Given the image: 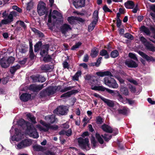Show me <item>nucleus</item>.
I'll return each mask as SVG.
<instances>
[{"label": "nucleus", "mask_w": 155, "mask_h": 155, "mask_svg": "<svg viewBox=\"0 0 155 155\" xmlns=\"http://www.w3.org/2000/svg\"><path fill=\"white\" fill-rule=\"evenodd\" d=\"M60 88L61 87L59 86L54 87H50L47 88L46 90L44 91V93L48 95L53 94L59 91Z\"/></svg>", "instance_id": "obj_9"}, {"label": "nucleus", "mask_w": 155, "mask_h": 155, "mask_svg": "<svg viewBox=\"0 0 155 155\" xmlns=\"http://www.w3.org/2000/svg\"><path fill=\"white\" fill-rule=\"evenodd\" d=\"M16 135L12 137L11 140L13 141H18L22 138V134L20 132L19 130L17 129H15Z\"/></svg>", "instance_id": "obj_11"}, {"label": "nucleus", "mask_w": 155, "mask_h": 155, "mask_svg": "<svg viewBox=\"0 0 155 155\" xmlns=\"http://www.w3.org/2000/svg\"><path fill=\"white\" fill-rule=\"evenodd\" d=\"M18 23H19L20 25L22 27H23L24 29H25L26 28V26L25 25L24 22L21 21H18L16 22L15 25H17Z\"/></svg>", "instance_id": "obj_49"}, {"label": "nucleus", "mask_w": 155, "mask_h": 155, "mask_svg": "<svg viewBox=\"0 0 155 155\" xmlns=\"http://www.w3.org/2000/svg\"><path fill=\"white\" fill-rule=\"evenodd\" d=\"M49 46L48 45H45L42 47L40 54L42 56L46 55L47 54V51H48Z\"/></svg>", "instance_id": "obj_18"}, {"label": "nucleus", "mask_w": 155, "mask_h": 155, "mask_svg": "<svg viewBox=\"0 0 155 155\" xmlns=\"http://www.w3.org/2000/svg\"><path fill=\"white\" fill-rule=\"evenodd\" d=\"M7 59L8 63L9 66L10 64L13 63L15 60L14 58L12 57H10Z\"/></svg>", "instance_id": "obj_51"}, {"label": "nucleus", "mask_w": 155, "mask_h": 155, "mask_svg": "<svg viewBox=\"0 0 155 155\" xmlns=\"http://www.w3.org/2000/svg\"><path fill=\"white\" fill-rule=\"evenodd\" d=\"M38 82H43L45 81V79L44 77L39 76H38Z\"/></svg>", "instance_id": "obj_58"}, {"label": "nucleus", "mask_w": 155, "mask_h": 155, "mask_svg": "<svg viewBox=\"0 0 155 155\" xmlns=\"http://www.w3.org/2000/svg\"><path fill=\"white\" fill-rule=\"evenodd\" d=\"M95 136L96 139L101 144H102L103 143V140L99 133H96L95 134Z\"/></svg>", "instance_id": "obj_36"}, {"label": "nucleus", "mask_w": 155, "mask_h": 155, "mask_svg": "<svg viewBox=\"0 0 155 155\" xmlns=\"http://www.w3.org/2000/svg\"><path fill=\"white\" fill-rule=\"evenodd\" d=\"M80 147L83 149L86 150H89L90 149L89 140L87 138H84L80 137L78 140Z\"/></svg>", "instance_id": "obj_3"}, {"label": "nucleus", "mask_w": 155, "mask_h": 155, "mask_svg": "<svg viewBox=\"0 0 155 155\" xmlns=\"http://www.w3.org/2000/svg\"><path fill=\"white\" fill-rule=\"evenodd\" d=\"M113 78H111L105 77L104 79V84L108 86L109 84H110L111 83V79Z\"/></svg>", "instance_id": "obj_38"}, {"label": "nucleus", "mask_w": 155, "mask_h": 155, "mask_svg": "<svg viewBox=\"0 0 155 155\" xmlns=\"http://www.w3.org/2000/svg\"><path fill=\"white\" fill-rule=\"evenodd\" d=\"M139 54L148 61H154L155 60L151 56H149L142 51L138 52Z\"/></svg>", "instance_id": "obj_16"}, {"label": "nucleus", "mask_w": 155, "mask_h": 155, "mask_svg": "<svg viewBox=\"0 0 155 155\" xmlns=\"http://www.w3.org/2000/svg\"><path fill=\"white\" fill-rule=\"evenodd\" d=\"M101 136L103 137L106 141H108L110 140L111 138V136L110 135H105L104 136H103L102 135Z\"/></svg>", "instance_id": "obj_52"}, {"label": "nucleus", "mask_w": 155, "mask_h": 155, "mask_svg": "<svg viewBox=\"0 0 155 155\" xmlns=\"http://www.w3.org/2000/svg\"><path fill=\"white\" fill-rule=\"evenodd\" d=\"M26 116L28 120H30L34 124L36 123L35 118L33 115H31L30 113H28L27 114Z\"/></svg>", "instance_id": "obj_29"}, {"label": "nucleus", "mask_w": 155, "mask_h": 155, "mask_svg": "<svg viewBox=\"0 0 155 155\" xmlns=\"http://www.w3.org/2000/svg\"><path fill=\"white\" fill-rule=\"evenodd\" d=\"M125 64L129 68H136L138 64L134 61L131 60H127L125 62Z\"/></svg>", "instance_id": "obj_13"}, {"label": "nucleus", "mask_w": 155, "mask_h": 155, "mask_svg": "<svg viewBox=\"0 0 155 155\" xmlns=\"http://www.w3.org/2000/svg\"><path fill=\"white\" fill-rule=\"evenodd\" d=\"M98 49L94 48L92 49L91 53V56L92 58H95L98 55Z\"/></svg>", "instance_id": "obj_26"}, {"label": "nucleus", "mask_w": 155, "mask_h": 155, "mask_svg": "<svg viewBox=\"0 0 155 155\" xmlns=\"http://www.w3.org/2000/svg\"><path fill=\"white\" fill-rule=\"evenodd\" d=\"M97 23L96 21H93L88 26V31H91L94 29Z\"/></svg>", "instance_id": "obj_37"}, {"label": "nucleus", "mask_w": 155, "mask_h": 155, "mask_svg": "<svg viewBox=\"0 0 155 155\" xmlns=\"http://www.w3.org/2000/svg\"><path fill=\"white\" fill-rule=\"evenodd\" d=\"M73 4L75 7L78 8L84 6L85 0H73Z\"/></svg>", "instance_id": "obj_12"}, {"label": "nucleus", "mask_w": 155, "mask_h": 155, "mask_svg": "<svg viewBox=\"0 0 155 155\" xmlns=\"http://www.w3.org/2000/svg\"><path fill=\"white\" fill-rule=\"evenodd\" d=\"M124 37L129 39L132 40L133 37L132 35L128 33H127L124 35Z\"/></svg>", "instance_id": "obj_57"}, {"label": "nucleus", "mask_w": 155, "mask_h": 155, "mask_svg": "<svg viewBox=\"0 0 155 155\" xmlns=\"http://www.w3.org/2000/svg\"><path fill=\"white\" fill-rule=\"evenodd\" d=\"M91 140L92 143L93 144L94 146H96V142L95 138L94 137H92L91 138Z\"/></svg>", "instance_id": "obj_62"}, {"label": "nucleus", "mask_w": 155, "mask_h": 155, "mask_svg": "<svg viewBox=\"0 0 155 155\" xmlns=\"http://www.w3.org/2000/svg\"><path fill=\"white\" fill-rule=\"evenodd\" d=\"M71 130L70 129L67 131H66L64 130L61 131L59 132V134L60 135H66L68 136H69L71 135Z\"/></svg>", "instance_id": "obj_28"}, {"label": "nucleus", "mask_w": 155, "mask_h": 155, "mask_svg": "<svg viewBox=\"0 0 155 155\" xmlns=\"http://www.w3.org/2000/svg\"><path fill=\"white\" fill-rule=\"evenodd\" d=\"M20 68V66L18 65H17L15 66H14L11 68L10 71L11 73H14L17 69Z\"/></svg>", "instance_id": "obj_41"}, {"label": "nucleus", "mask_w": 155, "mask_h": 155, "mask_svg": "<svg viewBox=\"0 0 155 155\" xmlns=\"http://www.w3.org/2000/svg\"><path fill=\"white\" fill-rule=\"evenodd\" d=\"M92 89L95 90L104 91L106 90L108 93L111 94L112 95H115L116 94L118 93L117 91H114L113 90L106 88L103 86H94L92 87Z\"/></svg>", "instance_id": "obj_7"}, {"label": "nucleus", "mask_w": 155, "mask_h": 155, "mask_svg": "<svg viewBox=\"0 0 155 155\" xmlns=\"http://www.w3.org/2000/svg\"><path fill=\"white\" fill-rule=\"evenodd\" d=\"M18 124L20 126H23L24 125H26L27 127V129L28 127H29V126L31 125L28 122H26L23 119H21L18 121Z\"/></svg>", "instance_id": "obj_27"}, {"label": "nucleus", "mask_w": 155, "mask_h": 155, "mask_svg": "<svg viewBox=\"0 0 155 155\" xmlns=\"http://www.w3.org/2000/svg\"><path fill=\"white\" fill-rule=\"evenodd\" d=\"M33 148L35 150L39 151L41 150V147L40 146L38 145H35L33 147Z\"/></svg>", "instance_id": "obj_60"}, {"label": "nucleus", "mask_w": 155, "mask_h": 155, "mask_svg": "<svg viewBox=\"0 0 155 155\" xmlns=\"http://www.w3.org/2000/svg\"><path fill=\"white\" fill-rule=\"evenodd\" d=\"M104 10L105 12H111L110 10L107 7V5H104L103 7Z\"/></svg>", "instance_id": "obj_61"}, {"label": "nucleus", "mask_w": 155, "mask_h": 155, "mask_svg": "<svg viewBox=\"0 0 155 155\" xmlns=\"http://www.w3.org/2000/svg\"><path fill=\"white\" fill-rule=\"evenodd\" d=\"M119 55L118 51L116 50L113 51L111 53V57L113 58H115L118 56Z\"/></svg>", "instance_id": "obj_44"}, {"label": "nucleus", "mask_w": 155, "mask_h": 155, "mask_svg": "<svg viewBox=\"0 0 155 155\" xmlns=\"http://www.w3.org/2000/svg\"><path fill=\"white\" fill-rule=\"evenodd\" d=\"M68 110V108L66 106H61L58 107L54 111V113L57 114L64 115Z\"/></svg>", "instance_id": "obj_8"}, {"label": "nucleus", "mask_w": 155, "mask_h": 155, "mask_svg": "<svg viewBox=\"0 0 155 155\" xmlns=\"http://www.w3.org/2000/svg\"><path fill=\"white\" fill-rule=\"evenodd\" d=\"M32 30L35 33L39 35L40 36L43 37L44 36V35L42 33L35 28H33L32 29Z\"/></svg>", "instance_id": "obj_46"}, {"label": "nucleus", "mask_w": 155, "mask_h": 155, "mask_svg": "<svg viewBox=\"0 0 155 155\" xmlns=\"http://www.w3.org/2000/svg\"><path fill=\"white\" fill-rule=\"evenodd\" d=\"M0 64L2 68H6L9 67L8 63L7 61V59L6 58H3L0 60Z\"/></svg>", "instance_id": "obj_17"}, {"label": "nucleus", "mask_w": 155, "mask_h": 155, "mask_svg": "<svg viewBox=\"0 0 155 155\" xmlns=\"http://www.w3.org/2000/svg\"><path fill=\"white\" fill-rule=\"evenodd\" d=\"M96 74L97 75L101 77H103L105 76H109L110 77L113 76L111 73L110 72L108 71L97 72Z\"/></svg>", "instance_id": "obj_22"}, {"label": "nucleus", "mask_w": 155, "mask_h": 155, "mask_svg": "<svg viewBox=\"0 0 155 155\" xmlns=\"http://www.w3.org/2000/svg\"><path fill=\"white\" fill-rule=\"evenodd\" d=\"M12 8L14 10H16L19 13H21L22 12V10L20 8L18 7L16 5H13L12 6Z\"/></svg>", "instance_id": "obj_53"}, {"label": "nucleus", "mask_w": 155, "mask_h": 155, "mask_svg": "<svg viewBox=\"0 0 155 155\" xmlns=\"http://www.w3.org/2000/svg\"><path fill=\"white\" fill-rule=\"evenodd\" d=\"M51 58L50 56L48 55L44 57L43 59L44 61L45 62H48L51 61Z\"/></svg>", "instance_id": "obj_56"}, {"label": "nucleus", "mask_w": 155, "mask_h": 155, "mask_svg": "<svg viewBox=\"0 0 155 155\" xmlns=\"http://www.w3.org/2000/svg\"><path fill=\"white\" fill-rule=\"evenodd\" d=\"M25 146L24 145L23 143V142L22 141L19 143L17 145V148L18 149H21L23 148H25Z\"/></svg>", "instance_id": "obj_48"}, {"label": "nucleus", "mask_w": 155, "mask_h": 155, "mask_svg": "<svg viewBox=\"0 0 155 155\" xmlns=\"http://www.w3.org/2000/svg\"><path fill=\"white\" fill-rule=\"evenodd\" d=\"M45 119L48 123H52L55 121V116L54 115L45 117Z\"/></svg>", "instance_id": "obj_23"}, {"label": "nucleus", "mask_w": 155, "mask_h": 155, "mask_svg": "<svg viewBox=\"0 0 155 155\" xmlns=\"http://www.w3.org/2000/svg\"><path fill=\"white\" fill-rule=\"evenodd\" d=\"M102 122V119L101 117L99 116L96 118V123L97 124H101Z\"/></svg>", "instance_id": "obj_55"}, {"label": "nucleus", "mask_w": 155, "mask_h": 155, "mask_svg": "<svg viewBox=\"0 0 155 155\" xmlns=\"http://www.w3.org/2000/svg\"><path fill=\"white\" fill-rule=\"evenodd\" d=\"M81 71H78L74 75L73 77V79L74 80L78 81L79 77L81 75Z\"/></svg>", "instance_id": "obj_45"}, {"label": "nucleus", "mask_w": 155, "mask_h": 155, "mask_svg": "<svg viewBox=\"0 0 155 155\" xmlns=\"http://www.w3.org/2000/svg\"><path fill=\"white\" fill-rule=\"evenodd\" d=\"M121 92L123 94L127 95L129 94V92L127 89L123 86H121L120 90Z\"/></svg>", "instance_id": "obj_30"}, {"label": "nucleus", "mask_w": 155, "mask_h": 155, "mask_svg": "<svg viewBox=\"0 0 155 155\" xmlns=\"http://www.w3.org/2000/svg\"><path fill=\"white\" fill-rule=\"evenodd\" d=\"M124 5L126 8L128 9L133 8L135 6L134 2L131 1H128L125 3Z\"/></svg>", "instance_id": "obj_24"}, {"label": "nucleus", "mask_w": 155, "mask_h": 155, "mask_svg": "<svg viewBox=\"0 0 155 155\" xmlns=\"http://www.w3.org/2000/svg\"><path fill=\"white\" fill-rule=\"evenodd\" d=\"M26 133L30 137L34 138H37L39 137L38 133L37 132L36 129L32 125H31L28 127L26 130Z\"/></svg>", "instance_id": "obj_5"}, {"label": "nucleus", "mask_w": 155, "mask_h": 155, "mask_svg": "<svg viewBox=\"0 0 155 155\" xmlns=\"http://www.w3.org/2000/svg\"><path fill=\"white\" fill-rule=\"evenodd\" d=\"M31 97V95L29 94H23L20 96V98L21 100L24 101H26L30 98Z\"/></svg>", "instance_id": "obj_21"}, {"label": "nucleus", "mask_w": 155, "mask_h": 155, "mask_svg": "<svg viewBox=\"0 0 155 155\" xmlns=\"http://www.w3.org/2000/svg\"><path fill=\"white\" fill-rule=\"evenodd\" d=\"M52 66L48 65H43L41 67V69L45 71H48L52 69Z\"/></svg>", "instance_id": "obj_32"}, {"label": "nucleus", "mask_w": 155, "mask_h": 155, "mask_svg": "<svg viewBox=\"0 0 155 155\" xmlns=\"http://www.w3.org/2000/svg\"><path fill=\"white\" fill-rule=\"evenodd\" d=\"M44 84L41 85H37L35 84H33L30 85L29 87V89L34 91H39L42 89L44 87Z\"/></svg>", "instance_id": "obj_14"}, {"label": "nucleus", "mask_w": 155, "mask_h": 155, "mask_svg": "<svg viewBox=\"0 0 155 155\" xmlns=\"http://www.w3.org/2000/svg\"><path fill=\"white\" fill-rule=\"evenodd\" d=\"M42 45L41 42H38L35 45V51L37 52L38 51Z\"/></svg>", "instance_id": "obj_42"}, {"label": "nucleus", "mask_w": 155, "mask_h": 155, "mask_svg": "<svg viewBox=\"0 0 155 155\" xmlns=\"http://www.w3.org/2000/svg\"><path fill=\"white\" fill-rule=\"evenodd\" d=\"M101 128L104 131L108 133H111L113 131L111 127L107 124H104L102 125L101 126Z\"/></svg>", "instance_id": "obj_19"}, {"label": "nucleus", "mask_w": 155, "mask_h": 155, "mask_svg": "<svg viewBox=\"0 0 155 155\" xmlns=\"http://www.w3.org/2000/svg\"><path fill=\"white\" fill-rule=\"evenodd\" d=\"M88 59H89L88 55L87 54H86L84 56L83 61L84 62H87L88 61Z\"/></svg>", "instance_id": "obj_64"}, {"label": "nucleus", "mask_w": 155, "mask_h": 155, "mask_svg": "<svg viewBox=\"0 0 155 155\" xmlns=\"http://www.w3.org/2000/svg\"><path fill=\"white\" fill-rule=\"evenodd\" d=\"M100 54L102 56H104L105 58H107L109 57L107 51L104 49L102 50L100 52Z\"/></svg>", "instance_id": "obj_33"}, {"label": "nucleus", "mask_w": 155, "mask_h": 155, "mask_svg": "<svg viewBox=\"0 0 155 155\" xmlns=\"http://www.w3.org/2000/svg\"><path fill=\"white\" fill-rule=\"evenodd\" d=\"M129 56L130 58L136 61H137L138 60L136 55L134 54L131 53H129Z\"/></svg>", "instance_id": "obj_54"}, {"label": "nucleus", "mask_w": 155, "mask_h": 155, "mask_svg": "<svg viewBox=\"0 0 155 155\" xmlns=\"http://www.w3.org/2000/svg\"><path fill=\"white\" fill-rule=\"evenodd\" d=\"M74 92H73L71 91H69L66 93H65L61 96V97H68L70 96Z\"/></svg>", "instance_id": "obj_50"}, {"label": "nucleus", "mask_w": 155, "mask_h": 155, "mask_svg": "<svg viewBox=\"0 0 155 155\" xmlns=\"http://www.w3.org/2000/svg\"><path fill=\"white\" fill-rule=\"evenodd\" d=\"M111 83H110V84H109L108 87L113 88H117L118 87V85L116 81L113 79H111Z\"/></svg>", "instance_id": "obj_25"}, {"label": "nucleus", "mask_w": 155, "mask_h": 155, "mask_svg": "<svg viewBox=\"0 0 155 155\" xmlns=\"http://www.w3.org/2000/svg\"><path fill=\"white\" fill-rule=\"evenodd\" d=\"M127 80L129 81L131 83H133L134 84H137V81L132 79L129 78L127 79Z\"/></svg>", "instance_id": "obj_63"}, {"label": "nucleus", "mask_w": 155, "mask_h": 155, "mask_svg": "<svg viewBox=\"0 0 155 155\" xmlns=\"http://www.w3.org/2000/svg\"><path fill=\"white\" fill-rule=\"evenodd\" d=\"M140 39L145 45L147 49L152 51H155V47L152 45L147 43L146 39L143 37H140Z\"/></svg>", "instance_id": "obj_10"}, {"label": "nucleus", "mask_w": 155, "mask_h": 155, "mask_svg": "<svg viewBox=\"0 0 155 155\" xmlns=\"http://www.w3.org/2000/svg\"><path fill=\"white\" fill-rule=\"evenodd\" d=\"M25 147L31 145L32 143V141L30 139H27L22 141Z\"/></svg>", "instance_id": "obj_34"}, {"label": "nucleus", "mask_w": 155, "mask_h": 155, "mask_svg": "<svg viewBox=\"0 0 155 155\" xmlns=\"http://www.w3.org/2000/svg\"><path fill=\"white\" fill-rule=\"evenodd\" d=\"M128 109L125 107H123L122 109H119L118 111L119 113L124 115L126 114L128 111Z\"/></svg>", "instance_id": "obj_31"}, {"label": "nucleus", "mask_w": 155, "mask_h": 155, "mask_svg": "<svg viewBox=\"0 0 155 155\" xmlns=\"http://www.w3.org/2000/svg\"><path fill=\"white\" fill-rule=\"evenodd\" d=\"M51 12V10L48 15V22L49 23H51L52 22V21L54 23L57 20V18H58V19H62V17L61 14L58 12L57 11L54 10L52 14Z\"/></svg>", "instance_id": "obj_2"}, {"label": "nucleus", "mask_w": 155, "mask_h": 155, "mask_svg": "<svg viewBox=\"0 0 155 155\" xmlns=\"http://www.w3.org/2000/svg\"><path fill=\"white\" fill-rule=\"evenodd\" d=\"M140 30L145 33L147 35H150V32L149 29L144 26H142L140 28Z\"/></svg>", "instance_id": "obj_35"}, {"label": "nucleus", "mask_w": 155, "mask_h": 155, "mask_svg": "<svg viewBox=\"0 0 155 155\" xmlns=\"http://www.w3.org/2000/svg\"><path fill=\"white\" fill-rule=\"evenodd\" d=\"M39 122L44 126L43 127L40 124L36 125V127L40 131H47L49 129L56 130L58 128L57 125H51L49 124L46 123L42 120H40Z\"/></svg>", "instance_id": "obj_1"}, {"label": "nucleus", "mask_w": 155, "mask_h": 155, "mask_svg": "<svg viewBox=\"0 0 155 155\" xmlns=\"http://www.w3.org/2000/svg\"><path fill=\"white\" fill-rule=\"evenodd\" d=\"M34 6V3L32 1H30L27 4V9L30 11L33 8Z\"/></svg>", "instance_id": "obj_40"}, {"label": "nucleus", "mask_w": 155, "mask_h": 155, "mask_svg": "<svg viewBox=\"0 0 155 155\" xmlns=\"http://www.w3.org/2000/svg\"><path fill=\"white\" fill-rule=\"evenodd\" d=\"M71 29L70 26L67 24L63 25L61 28V31L63 34H65L66 32L71 30Z\"/></svg>", "instance_id": "obj_20"}, {"label": "nucleus", "mask_w": 155, "mask_h": 155, "mask_svg": "<svg viewBox=\"0 0 155 155\" xmlns=\"http://www.w3.org/2000/svg\"><path fill=\"white\" fill-rule=\"evenodd\" d=\"M81 44V42H78L76 43L75 45L72 47L71 50H75L76 48H78Z\"/></svg>", "instance_id": "obj_47"}, {"label": "nucleus", "mask_w": 155, "mask_h": 155, "mask_svg": "<svg viewBox=\"0 0 155 155\" xmlns=\"http://www.w3.org/2000/svg\"><path fill=\"white\" fill-rule=\"evenodd\" d=\"M72 88L73 87L71 86L65 87L64 89L61 90V91L62 92H64L68 91L69 90Z\"/></svg>", "instance_id": "obj_59"}, {"label": "nucleus", "mask_w": 155, "mask_h": 155, "mask_svg": "<svg viewBox=\"0 0 155 155\" xmlns=\"http://www.w3.org/2000/svg\"><path fill=\"white\" fill-rule=\"evenodd\" d=\"M17 15V12L13 11L10 12L9 15L7 16V18L2 20L1 23L0 22V26H1L2 24H7L13 21V17H16Z\"/></svg>", "instance_id": "obj_6"}, {"label": "nucleus", "mask_w": 155, "mask_h": 155, "mask_svg": "<svg viewBox=\"0 0 155 155\" xmlns=\"http://www.w3.org/2000/svg\"><path fill=\"white\" fill-rule=\"evenodd\" d=\"M98 11L97 10L94 11V12L93 15V21H96V22H97L98 20Z\"/></svg>", "instance_id": "obj_39"}, {"label": "nucleus", "mask_w": 155, "mask_h": 155, "mask_svg": "<svg viewBox=\"0 0 155 155\" xmlns=\"http://www.w3.org/2000/svg\"><path fill=\"white\" fill-rule=\"evenodd\" d=\"M102 100L105 103L107 106L110 107H113L114 106V101L105 98H102Z\"/></svg>", "instance_id": "obj_15"}, {"label": "nucleus", "mask_w": 155, "mask_h": 155, "mask_svg": "<svg viewBox=\"0 0 155 155\" xmlns=\"http://www.w3.org/2000/svg\"><path fill=\"white\" fill-rule=\"evenodd\" d=\"M38 12L40 16L47 14V8L46 7V4L43 2H40L37 7Z\"/></svg>", "instance_id": "obj_4"}, {"label": "nucleus", "mask_w": 155, "mask_h": 155, "mask_svg": "<svg viewBox=\"0 0 155 155\" xmlns=\"http://www.w3.org/2000/svg\"><path fill=\"white\" fill-rule=\"evenodd\" d=\"M68 21L71 24H73L76 21V18L74 17H71L68 18Z\"/></svg>", "instance_id": "obj_43"}]
</instances>
